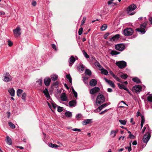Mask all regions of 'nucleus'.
<instances>
[{
	"mask_svg": "<svg viewBox=\"0 0 152 152\" xmlns=\"http://www.w3.org/2000/svg\"><path fill=\"white\" fill-rule=\"evenodd\" d=\"M105 98L104 96L102 94L98 95L96 98L95 107L100 105L102 103L105 102Z\"/></svg>",
	"mask_w": 152,
	"mask_h": 152,
	"instance_id": "1",
	"label": "nucleus"
},
{
	"mask_svg": "<svg viewBox=\"0 0 152 152\" xmlns=\"http://www.w3.org/2000/svg\"><path fill=\"white\" fill-rule=\"evenodd\" d=\"M137 8L136 5L134 4H131L128 7L127 12L129 15H131L134 14L135 12L133 11Z\"/></svg>",
	"mask_w": 152,
	"mask_h": 152,
	"instance_id": "2",
	"label": "nucleus"
},
{
	"mask_svg": "<svg viewBox=\"0 0 152 152\" xmlns=\"http://www.w3.org/2000/svg\"><path fill=\"white\" fill-rule=\"evenodd\" d=\"M12 77L10 75L9 72H5L3 75V80L5 82H8L12 81Z\"/></svg>",
	"mask_w": 152,
	"mask_h": 152,
	"instance_id": "3",
	"label": "nucleus"
},
{
	"mask_svg": "<svg viewBox=\"0 0 152 152\" xmlns=\"http://www.w3.org/2000/svg\"><path fill=\"white\" fill-rule=\"evenodd\" d=\"M147 24V22H145L144 23L142 24L140 28H137L136 30L138 32L141 33L142 34H144L146 31V26Z\"/></svg>",
	"mask_w": 152,
	"mask_h": 152,
	"instance_id": "4",
	"label": "nucleus"
},
{
	"mask_svg": "<svg viewBox=\"0 0 152 152\" xmlns=\"http://www.w3.org/2000/svg\"><path fill=\"white\" fill-rule=\"evenodd\" d=\"M115 64L118 68L121 69L124 68L127 66L126 63L124 61H117Z\"/></svg>",
	"mask_w": 152,
	"mask_h": 152,
	"instance_id": "5",
	"label": "nucleus"
},
{
	"mask_svg": "<svg viewBox=\"0 0 152 152\" xmlns=\"http://www.w3.org/2000/svg\"><path fill=\"white\" fill-rule=\"evenodd\" d=\"M133 31L131 28H127L125 29L123 31V34L126 36L131 35Z\"/></svg>",
	"mask_w": 152,
	"mask_h": 152,
	"instance_id": "6",
	"label": "nucleus"
},
{
	"mask_svg": "<svg viewBox=\"0 0 152 152\" xmlns=\"http://www.w3.org/2000/svg\"><path fill=\"white\" fill-rule=\"evenodd\" d=\"M115 48L116 50L121 52L124 50L125 46L123 44H118L115 45Z\"/></svg>",
	"mask_w": 152,
	"mask_h": 152,
	"instance_id": "7",
	"label": "nucleus"
},
{
	"mask_svg": "<svg viewBox=\"0 0 152 152\" xmlns=\"http://www.w3.org/2000/svg\"><path fill=\"white\" fill-rule=\"evenodd\" d=\"M21 29L19 26H17L15 29L13 30V32L15 37L20 36L21 34Z\"/></svg>",
	"mask_w": 152,
	"mask_h": 152,
	"instance_id": "8",
	"label": "nucleus"
},
{
	"mask_svg": "<svg viewBox=\"0 0 152 152\" xmlns=\"http://www.w3.org/2000/svg\"><path fill=\"white\" fill-rule=\"evenodd\" d=\"M142 89V87L139 85H136L133 86L132 88L133 91L135 92L136 93H139L141 91Z\"/></svg>",
	"mask_w": 152,
	"mask_h": 152,
	"instance_id": "9",
	"label": "nucleus"
},
{
	"mask_svg": "<svg viewBox=\"0 0 152 152\" xmlns=\"http://www.w3.org/2000/svg\"><path fill=\"white\" fill-rule=\"evenodd\" d=\"M151 137V134H145L142 139L143 141L144 142L147 143L150 139Z\"/></svg>",
	"mask_w": 152,
	"mask_h": 152,
	"instance_id": "10",
	"label": "nucleus"
},
{
	"mask_svg": "<svg viewBox=\"0 0 152 152\" xmlns=\"http://www.w3.org/2000/svg\"><path fill=\"white\" fill-rule=\"evenodd\" d=\"M100 88L98 87H95L90 90V93L91 94H93L99 92Z\"/></svg>",
	"mask_w": 152,
	"mask_h": 152,
	"instance_id": "11",
	"label": "nucleus"
},
{
	"mask_svg": "<svg viewBox=\"0 0 152 152\" xmlns=\"http://www.w3.org/2000/svg\"><path fill=\"white\" fill-rule=\"evenodd\" d=\"M104 79L105 82L107 83L110 86L113 88H115V85L114 83L111 80H110L107 79L106 78L104 77Z\"/></svg>",
	"mask_w": 152,
	"mask_h": 152,
	"instance_id": "12",
	"label": "nucleus"
},
{
	"mask_svg": "<svg viewBox=\"0 0 152 152\" xmlns=\"http://www.w3.org/2000/svg\"><path fill=\"white\" fill-rule=\"evenodd\" d=\"M76 59L73 56H72L69 59V66H72L75 61Z\"/></svg>",
	"mask_w": 152,
	"mask_h": 152,
	"instance_id": "13",
	"label": "nucleus"
},
{
	"mask_svg": "<svg viewBox=\"0 0 152 152\" xmlns=\"http://www.w3.org/2000/svg\"><path fill=\"white\" fill-rule=\"evenodd\" d=\"M43 93H44V95H45L47 99L48 100H49V99H50V96L48 89L46 88H45V89L43 91Z\"/></svg>",
	"mask_w": 152,
	"mask_h": 152,
	"instance_id": "14",
	"label": "nucleus"
},
{
	"mask_svg": "<svg viewBox=\"0 0 152 152\" xmlns=\"http://www.w3.org/2000/svg\"><path fill=\"white\" fill-rule=\"evenodd\" d=\"M77 102L75 100H72L69 102V105L71 107H74L76 105Z\"/></svg>",
	"mask_w": 152,
	"mask_h": 152,
	"instance_id": "15",
	"label": "nucleus"
},
{
	"mask_svg": "<svg viewBox=\"0 0 152 152\" xmlns=\"http://www.w3.org/2000/svg\"><path fill=\"white\" fill-rule=\"evenodd\" d=\"M60 98L61 100L62 101H66L68 99L65 93H63L61 94Z\"/></svg>",
	"mask_w": 152,
	"mask_h": 152,
	"instance_id": "16",
	"label": "nucleus"
},
{
	"mask_svg": "<svg viewBox=\"0 0 152 152\" xmlns=\"http://www.w3.org/2000/svg\"><path fill=\"white\" fill-rule=\"evenodd\" d=\"M120 36L119 34H117L110 38V40L111 42L117 40L119 38Z\"/></svg>",
	"mask_w": 152,
	"mask_h": 152,
	"instance_id": "17",
	"label": "nucleus"
},
{
	"mask_svg": "<svg viewBox=\"0 0 152 152\" xmlns=\"http://www.w3.org/2000/svg\"><path fill=\"white\" fill-rule=\"evenodd\" d=\"M92 119H87L82 121V124L83 125H86L92 123Z\"/></svg>",
	"mask_w": 152,
	"mask_h": 152,
	"instance_id": "18",
	"label": "nucleus"
},
{
	"mask_svg": "<svg viewBox=\"0 0 152 152\" xmlns=\"http://www.w3.org/2000/svg\"><path fill=\"white\" fill-rule=\"evenodd\" d=\"M51 82V79L49 77H46L44 79V83L46 86H48Z\"/></svg>",
	"mask_w": 152,
	"mask_h": 152,
	"instance_id": "19",
	"label": "nucleus"
},
{
	"mask_svg": "<svg viewBox=\"0 0 152 152\" xmlns=\"http://www.w3.org/2000/svg\"><path fill=\"white\" fill-rule=\"evenodd\" d=\"M97 84V81L94 79L91 80L89 82V84L91 86H94Z\"/></svg>",
	"mask_w": 152,
	"mask_h": 152,
	"instance_id": "20",
	"label": "nucleus"
},
{
	"mask_svg": "<svg viewBox=\"0 0 152 152\" xmlns=\"http://www.w3.org/2000/svg\"><path fill=\"white\" fill-rule=\"evenodd\" d=\"M117 84L118 85V86L119 88L120 89H124L128 92L129 91V89L127 88H126L125 86L124 85L120 84L119 83H118Z\"/></svg>",
	"mask_w": 152,
	"mask_h": 152,
	"instance_id": "21",
	"label": "nucleus"
},
{
	"mask_svg": "<svg viewBox=\"0 0 152 152\" xmlns=\"http://www.w3.org/2000/svg\"><path fill=\"white\" fill-rule=\"evenodd\" d=\"M8 91L11 96H15V91L13 88H10L8 90Z\"/></svg>",
	"mask_w": 152,
	"mask_h": 152,
	"instance_id": "22",
	"label": "nucleus"
},
{
	"mask_svg": "<svg viewBox=\"0 0 152 152\" xmlns=\"http://www.w3.org/2000/svg\"><path fill=\"white\" fill-rule=\"evenodd\" d=\"M5 141L9 145H12V143L11 139L8 136L6 137Z\"/></svg>",
	"mask_w": 152,
	"mask_h": 152,
	"instance_id": "23",
	"label": "nucleus"
},
{
	"mask_svg": "<svg viewBox=\"0 0 152 152\" xmlns=\"http://www.w3.org/2000/svg\"><path fill=\"white\" fill-rule=\"evenodd\" d=\"M92 58L93 59L96 61L94 63V64L96 67H98L99 69L102 68V67L101 66L99 63L96 60V59L94 57H92Z\"/></svg>",
	"mask_w": 152,
	"mask_h": 152,
	"instance_id": "24",
	"label": "nucleus"
},
{
	"mask_svg": "<svg viewBox=\"0 0 152 152\" xmlns=\"http://www.w3.org/2000/svg\"><path fill=\"white\" fill-rule=\"evenodd\" d=\"M99 70H100L102 74H104L105 75H108V71L103 67L101 68Z\"/></svg>",
	"mask_w": 152,
	"mask_h": 152,
	"instance_id": "25",
	"label": "nucleus"
},
{
	"mask_svg": "<svg viewBox=\"0 0 152 152\" xmlns=\"http://www.w3.org/2000/svg\"><path fill=\"white\" fill-rule=\"evenodd\" d=\"M43 141L45 142H47L48 141L49 139L48 136L46 135V134H43Z\"/></svg>",
	"mask_w": 152,
	"mask_h": 152,
	"instance_id": "26",
	"label": "nucleus"
},
{
	"mask_svg": "<svg viewBox=\"0 0 152 152\" xmlns=\"http://www.w3.org/2000/svg\"><path fill=\"white\" fill-rule=\"evenodd\" d=\"M66 116L67 118H71L72 116V112L67 111L65 113Z\"/></svg>",
	"mask_w": 152,
	"mask_h": 152,
	"instance_id": "27",
	"label": "nucleus"
},
{
	"mask_svg": "<svg viewBox=\"0 0 152 152\" xmlns=\"http://www.w3.org/2000/svg\"><path fill=\"white\" fill-rule=\"evenodd\" d=\"M120 52L114 50H112L110 52V54L112 56H113L114 55L119 54L120 53Z\"/></svg>",
	"mask_w": 152,
	"mask_h": 152,
	"instance_id": "28",
	"label": "nucleus"
},
{
	"mask_svg": "<svg viewBox=\"0 0 152 152\" xmlns=\"http://www.w3.org/2000/svg\"><path fill=\"white\" fill-rule=\"evenodd\" d=\"M132 80L137 83H141L140 79L137 77H135L133 78Z\"/></svg>",
	"mask_w": 152,
	"mask_h": 152,
	"instance_id": "29",
	"label": "nucleus"
},
{
	"mask_svg": "<svg viewBox=\"0 0 152 152\" xmlns=\"http://www.w3.org/2000/svg\"><path fill=\"white\" fill-rule=\"evenodd\" d=\"M52 80L53 81H56L58 78V75H53L50 76Z\"/></svg>",
	"mask_w": 152,
	"mask_h": 152,
	"instance_id": "30",
	"label": "nucleus"
},
{
	"mask_svg": "<svg viewBox=\"0 0 152 152\" xmlns=\"http://www.w3.org/2000/svg\"><path fill=\"white\" fill-rule=\"evenodd\" d=\"M23 90L21 89H18L17 91V95L18 96H21V94L23 93Z\"/></svg>",
	"mask_w": 152,
	"mask_h": 152,
	"instance_id": "31",
	"label": "nucleus"
},
{
	"mask_svg": "<svg viewBox=\"0 0 152 152\" xmlns=\"http://www.w3.org/2000/svg\"><path fill=\"white\" fill-rule=\"evenodd\" d=\"M108 103L104 104L99 107V108H100V110H102L104 108L106 107L108 105Z\"/></svg>",
	"mask_w": 152,
	"mask_h": 152,
	"instance_id": "32",
	"label": "nucleus"
},
{
	"mask_svg": "<svg viewBox=\"0 0 152 152\" xmlns=\"http://www.w3.org/2000/svg\"><path fill=\"white\" fill-rule=\"evenodd\" d=\"M85 73L86 75H88L89 76H91V72L89 69H86L85 71Z\"/></svg>",
	"mask_w": 152,
	"mask_h": 152,
	"instance_id": "33",
	"label": "nucleus"
},
{
	"mask_svg": "<svg viewBox=\"0 0 152 152\" xmlns=\"http://www.w3.org/2000/svg\"><path fill=\"white\" fill-rule=\"evenodd\" d=\"M83 81L84 83L86 84H88V82L87 81L88 80V79L89 77H83Z\"/></svg>",
	"mask_w": 152,
	"mask_h": 152,
	"instance_id": "34",
	"label": "nucleus"
},
{
	"mask_svg": "<svg viewBox=\"0 0 152 152\" xmlns=\"http://www.w3.org/2000/svg\"><path fill=\"white\" fill-rule=\"evenodd\" d=\"M42 79H40L36 81V83H37V86H41L42 85Z\"/></svg>",
	"mask_w": 152,
	"mask_h": 152,
	"instance_id": "35",
	"label": "nucleus"
},
{
	"mask_svg": "<svg viewBox=\"0 0 152 152\" xmlns=\"http://www.w3.org/2000/svg\"><path fill=\"white\" fill-rule=\"evenodd\" d=\"M107 26L106 24H104L101 27L100 29L102 31H104L107 28Z\"/></svg>",
	"mask_w": 152,
	"mask_h": 152,
	"instance_id": "36",
	"label": "nucleus"
},
{
	"mask_svg": "<svg viewBox=\"0 0 152 152\" xmlns=\"http://www.w3.org/2000/svg\"><path fill=\"white\" fill-rule=\"evenodd\" d=\"M85 66H84L82 64H80L78 66V69L81 71H83L84 70V68Z\"/></svg>",
	"mask_w": 152,
	"mask_h": 152,
	"instance_id": "37",
	"label": "nucleus"
},
{
	"mask_svg": "<svg viewBox=\"0 0 152 152\" xmlns=\"http://www.w3.org/2000/svg\"><path fill=\"white\" fill-rule=\"evenodd\" d=\"M66 78L69 80V81L70 83L72 84V78L70 75H66Z\"/></svg>",
	"mask_w": 152,
	"mask_h": 152,
	"instance_id": "38",
	"label": "nucleus"
},
{
	"mask_svg": "<svg viewBox=\"0 0 152 152\" xmlns=\"http://www.w3.org/2000/svg\"><path fill=\"white\" fill-rule=\"evenodd\" d=\"M83 53L84 56L86 58H89V55L87 54L85 50H83Z\"/></svg>",
	"mask_w": 152,
	"mask_h": 152,
	"instance_id": "39",
	"label": "nucleus"
},
{
	"mask_svg": "<svg viewBox=\"0 0 152 152\" xmlns=\"http://www.w3.org/2000/svg\"><path fill=\"white\" fill-rule=\"evenodd\" d=\"M147 100L148 101L152 102V94H150L147 97ZM151 108H152V105L151 106Z\"/></svg>",
	"mask_w": 152,
	"mask_h": 152,
	"instance_id": "40",
	"label": "nucleus"
},
{
	"mask_svg": "<svg viewBox=\"0 0 152 152\" xmlns=\"http://www.w3.org/2000/svg\"><path fill=\"white\" fill-rule=\"evenodd\" d=\"M26 94L25 92L23 93L22 95V99L24 101V102L26 101Z\"/></svg>",
	"mask_w": 152,
	"mask_h": 152,
	"instance_id": "41",
	"label": "nucleus"
},
{
	"mask_svg": "<svg viewBox=\"0 0 152 152\" xmlns=\"http://www.w3.org/2000/svg\"><path fill=\"white\" fill-rule=\"evenodd\" d=\"M9 125L10 126V128L14 129L15 128V126L12 122H8Z\"/></svg>",
	"mask_w": 152,
	"mask_h": 152,
	"instance_id": "42",
	"label": "nucleus"
},
{
	"mask_svg": "<svg viewBox=\"0 0 152 152\" xmlns=\"http://www.w3.org/2000/svg\"><path fill=\"white\" fill-rule=\"evenodd\" d=\"M77 120H79L82 118V115L80 113L77 114L75 116Z\"/></svg>",
	"mask_w": 152,
	"mask_h": 152,
	"instance_id": "43",
	"label": "nucleus"
},
{
	"mask_svg": "<svg viewBox=\"0 0 152 152\" xmlns=\"http://www.w3.org/2000/svg\"><path fill=\"white\" fill-rule=\"evenodd\" d=\"M49 146L50 147H52V148H57V147H58L59 146H58L57 145L54 144H53L51 143H50L49 144Z\"/></svg>",
	"mask_w": 152,
	"mask_h": 152,
	"instance_id": "44",
	"label": "nucleus"
},
{
	"mask_svg": "<svg viewBox=\"0 0 152 152\" xmlns=\"http://www.w3.org/2000/svg\"><path fill=\"white\" fill-rule=\"evenodd\" d=\"M119 121L121 124L123 125H125L126 123V121L125 120H120Z\"/></svg>",
	"mask_w": 152,
	"mask_h": 152,
	"instance_id": "45",
	"label": "nucleus"
},
{
	"mask_svg": "<svg viewBox=\"0 0 152 152\" xmlns=\"http://www.w3.org/2000/svg\"><path fill=\"white\" fill-rule=\"evenodd\" d=\"M83 28L81 27L79 29L78 31V34L79 35H80L82 33Z\"/></svg>",
	"mask_w": 152,
	"mask_h": 152,
	"instance_id": "46",
	"label": "nucleus"
},
{
	"mask_svg": "<svg viewBox=\"0 0 152 152\" xmlns=\"http://www.w3.org/2000/svg\"><path fill=\"white\" fill-rule=\"evenodd\" d=\"M131 142H130V146H129L125 147V148L126 149H128V151L129 152H130L132 150V148H131Z\"/></svg>",
	"mask_w": 152,
	"mask_h": 152,
	"instance_id": "47",
	"label": "nucleus"
},
{
	"mask_svg": "<svg viewBox=\"0 0 152 152\" xmlns=\"http://www.w3.org/2000/svg\"><path fill=\"white\" fill-rule=\"evenodd\" d=\"M121 77L122 79H125L127 78L128 76L126 74H123L121 75Z\"/></svg>",
	"mask_w": 152,
	"mask_h": 152,
	"instance_id": "48",
	"label": "nucleus"
},
{
	"mask_svg": "<svg viewBox=\"0 0 152 152\" xmlns=\"http://www.w3.org/2000/svg\"><path fill=\"white\" fill-rule=\"evenodd\" d=\"M72 91L73 92V94L74 95L75 97V98H77V92H76L74 89H72Z\"/></svg>",
	"mask_w": 152,
	"mask_h": 152,
	"instance_id": "49",
	"label": "nucleus"
},
{
	"mask_svg": "<svg viewBox=\"0 0 152 152\" xmlns=\"http://www.w3.org/2000/svg\"><path fill=\"white\" fill-rule=\"evenodd\" d=\"M86 19V17H84L83 18V20L81 22V25H83L85 22Z\"/></svg>",
	"mask_w": 152,
	"mask_h": 152,
	"instance_id": "50",
	"label": "nucleus"
},
{
	"mask_svg": "<svg viewBox=\"0 0 152 152\" xmlns=\"http://www.w3.org/2000/svg\"><path fill=\"white\" fill-rule=\"evenodd\" d=\"M129 137L131 139H134L135 138V136L133 135L132 134H129Z\"/></svg>",
	"mask_w": 152,
	"mask_h": 152,
	"instance_id": "51",
	"label": "nucleus"
},
{
	"mask_svg": "<svg viewBox=\"0 0 152 152\" xmlns=\"http://www.w3.org/2000/svg\"><path fill=\"white\" fill-rule=\"evenodd\" d=\"M58 111L59 112H61L63 111V107L58 106L57 109Z\"/></svg>",
	"mask_w": 152,
	"mask_h": 152,
	"instance_id": "52",
	"label": "nucleus"
},
{
	"mask_svg": "<svg viewBox=\"0 0 152 152\" xmlns=\"http://www.w3.org/2000/svg\"><path fill=\"white\" fill-rule=\"evenodd\" d=\"M141 122H142V123H144L145 121V119L144 117L143 116L141 115Z\"/></svg>",
	"mask_w": 152,
	"mask_h": 152,
	"instance_id": "53",
	"label": "nucleus"
},
{
	"mask_svg": "<svg viewBox=\"0 0 152 152\" xmlns=\"http://www.w3.org/2000/svg\"><path fill=\"white\" fill-rule=\"evenodd\" d=\"M101 110H100V108H99V107H98L96 109L94 110V112L95 113H98Z\"/></svg>",
	"mask_w": 152,
	"mask_h": 152,
	"instance_id": "54",
	"label": "nucleus"
},
{
	"mask_svg": "<svg viewBox=\"0 0 152 152\" xmlns=\"http://www.w3.org/2000/svg\"><path fill=\"white\" fill-rule=\"evenodd\" d=\"M72 130L74 131H75V132L78 131L79 132H80L81 131V130L80 129H77V128L72 129Z\"/></svg>",
	"mask_w": 152,
	"mask_h": 152,
	"instance_id": "55",
	"label": "nucleus"
},
{
	"mask_svg": "<svg viewBox=\"0 0 152 152\" xmlns=\"http://www.w3.org/2000/svg\"><path fill=\"white\" fill-rule=\"evenodd\" d=\"M51 46L52 48L55 50H56V46L54 44H52L51 45Z\"/></svg>",
	"mask_w": 152,
	"mask_h": 152,
	"instance_id": "56",
	"label": "nucleus"
},
{
	"mask_svg": "<svg viewBox=\"0 0 152 152\" xmlns=\"http://www.w3.org/2000/svg\"><path fill=\"white\" fill-rule=\"evenodd\" d=\"M32 5L34 7L35 6L37 5V2L35 1H33L32 2Z\"/></svg>",
	"mask_w": 152,
	"mask_h": 152,
	"instance_id": "57",
	"label": "nucleus"
},
{
	"mask_svg": "<svg viewBox=\"0 0 152 152\" xmlns=\"http://www.w3.org/2000/svg\"><path fill=\"white\" fill-rule=\"evenodd\" d=\"M8 44L9 46H11L13 45L12 42L10 40L8 41Z\"/></svg>",
	"mask_w": 152,
	"mask_h": 152,
	"instance_id": "58",
	"label": "nucleus"
},
{
	"mask_svg": "<svg viewBox=\"0 0 152 152\" xmlns=\"http://www.w3.org/2000/svg\"><path fill=\"white\" fill-rule=\"evenodd\" d=\"M52 105L54 109H55L56 108L57 106L56 105L54 102L52 103Z\"/></svg>",
	"mask_w": 152,
	"mask_h": 152,
	"instance_id": "59",
	"label": "nucleus"
},
{
	"mask_svg": "<svg viewBox=\"0 0 152 152\" xmlns=\"http://www.w3.org/2000/svg\"><path fill=\"white\" fill-rule=\"evenodd\" d=\"M108 110L106 109L102 111V112L100 113H99V114H100V115L103 114H104V113L106 112Z\"/></svg>",
	"mask_w": 152,
	"mask_h": 152,
	"instance_id": "60",
	"label": "nucleus"
},
{
	"mask_svg": "<svg viewBox=\"0 0 152 152\" xmlns=\"http://www.w3.org/2000/svg\"><path fill=\"white\" fill-rule=\"evenodd\" d=\"M118 129H116L115 130H112L111 132V133H117L118 132Z\"/></svg>",
	"mask_w": 152,
	"mask_h": 152,
	"instance_id": "61",
	"label": "nucleus"
},
{
	"mask_svg": "<svg viewBox=\"0 0 152 152\" xmlns=\"http://www.w3.org/2000/svg\"><path fill=\"white\" fill-rule=\"evenodd\" d=\"M6 114H7V118H9L10 117V115H11L10 113V112L8 111L7 112Z\"/></svg>",
	"mask_w": 152,
	"mask_h": 152,
	"instance_id": "62",
	"label": "nucleus"
},
{
	"mask_svg": "<svg viewBox=\"0 0 152 152\" xmlns=\"http://www.w3.org/2000/svg\"><path fill=\"white\" fill-rule=\"evenodd\" d=\"M109 34H110L109 33H107L105 34L104 35V38L105 39H106L107 37L109 35Z\"/></svg>",
	"mask_w": 152,
	"mask_h": 152,
	"instance_id": "63",
	"label": "nucleus"
},
{
	"mask_svg": "<svg viewBox=\"0 0 152 152\" xmlns=\"http://www.w3.org/2000/svg\"><path fill=\"white\" fill-rule=\"evenodd\" d=\"M116 80H117L119 82L121 83H122L121 81V80L117 76L115 78Z\"/></svg>",
	"mask_w": 152,
	"mask_h": 152,
	"instance_id": "64",
	"label": "nucleus"
}]
</instances>
